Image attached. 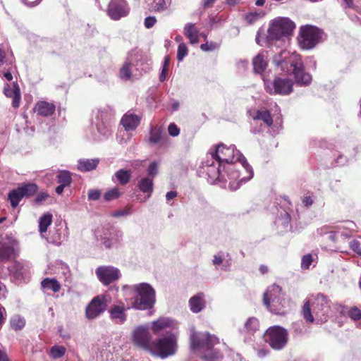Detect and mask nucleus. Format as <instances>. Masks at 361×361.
Listing matches in <instances>:
<instances>
[{"label": "nucleus", "instance_id": "nucleus-29", "mask_svg": "<svg viewBox=\"0 0 361 361\" xmlns=\"http://www.w3.org/2000/svg\"><path fill=\"white\" fill-rule=\"evenodd\" d=\"M198 30L195 24L188 23L184 27V35L188 38L190 42L192 44H197L199 42Z\"/></svg>", "mask_w": 361, "mask_h": 361}, {"label": "nucleus", "instance_id": "nucleus-25", "mask_svg": "<svg viewBox=\"0 0 361 361\" xmlns=\"http://www.w3.org/2000/svg\"><path fill=\"white\" fill-rule=\"evenodd\" d=\"M99 163V159H80L76 166L77 170L81 172H89L96 169Z\"/></svg>", "mask_w": 361, "mask_h": 361}, {"label": "nucleus", "instance_id": "nucleus-20", "mask_svg": "<svg viewBox=\"0 0 361 361\" xmlns=\"http://www.w3.org/2000/svg\"><path fill=\"white\" fill-rule=\"evenodd\" d=\"M56 106L54 103L45 101L38 102L34 107V111L37 115L42 117L51 116L54 114Z\"/></svg>", "mask_w": 361, "mask_h": 361}, {"label": "nucleus", "instance_id": "nucleus-38", "mask_svg": "<svg viewBox=\"0 0 361 361\" xmlns=\"http://www.w3.org/2000/svg\"><path fill=\"white\" fill-rule=\"evenodd\" d=\"M22 196L30 197L37 191V185L35 183H27L18 188Z\"/></svg>", "mask_w": 361, "mask_h": 361}, {"label": "nucleus", "instance_id": "nucleus-60", "mask_svg": "<svg viewBox=\"0 0 361 361\" xmlns=\"http://www.w3.org/2000/svg\"><path fill=\"white\" fill-rule=\"evenodd\" d=\"M156 22H157V19L155 17H152V16L147 17L145 20V26L147 28L152 27L154 25V24L156 23Z\"/></svg>", "mask_w": 361, "mask_h": 361}, {"label": "nucleus", "instance_id": "nucleus-63", "mask_svg": "<svg viewBox=\"0 0 361 361\" xmlns=\"http://www.w3.org/2000/svg\"><path fill=\"white\" fill-rule=\"evenodd\" d=\"M336 309L338 312H340L341 314H348V310L345 306H343L342 305L336 304L335 305Z\"/></svg>", "mask_w": 361, "mask_h": 361}, {"label": "nucleus", "instance_id": "nucleus-40", "mask_svg": "<svg viewBox=\"0 0 361 361\" xmlns=\"http://www.w3.org/2000/svg\"><path fill=\"white\" fill-rule=\"evenodd\" d=\"M8 200L10 201L11 205L13 208H16L18 206L20 202L23 198L18 188L12 190L8 195Z\"/></svg>", "mask_w": 361, "mask_h": 361}, {"label": "nucleus", "instance_id": "nucleus-2", "mask_svg": "<svg viewBox=\"0 0 361 361\" xmlns=\"http://www.w3.org/2000/svg\"><path fill=\"white\" fill-rule=\"evenodd\" d=\"M273 61L283 73L293 74L298 85H308L311 82L312 76L305 71L301 56L296 52L283 50L274 56Z\"/></svg>", "mask_w": 361, "mask_h": 361}, {"label": "nucleus", "instance_id": "nucleus-31", "mask_svg": "<svg viewBox=\"0 0 361 361\" xmlns=\"http://www.w3.org/2000/svg\"><path fill=\"white\" fill-rule=\"evenodd\" d=\"M171 0H153L148 4V9L152 12H163L171 5Z\"/></svg>", "mask_w": 361, "mask_h": 361}, {"label": "nucleus", "instance_id": "nucleus-18", "mask_svg": "<svg viewBox=\"0 0 361 361\" xmlns=\"http://www.w3.org/2000/svg\"><path fill=\"white\" fill-rule=\"evenodd\" d=\"M141 115L135 114L133 111H127L121 118V123L126 130H134L140 125Z\"/></svg>", "mask_w": 361, "mask_h": 361}, {"label": "nucleus", "instance_id": "nucleus-57", "mask_svg": "<svg viewBox=\"0 0 361 361\" xmlns=\"http://www.w3.org/2000/svg\"><path fill=\"white\" fill-rule=\"evenodd\" d=\"M348 158L343 154H339L335 160V166H343L347 164Z\"/></svg>", "mask_w": 361, "mask_h": 361}, {"label": "nucleus", "instance_id": "nucleus-56", "mask_svg": "<svg viewBox=\"0 0 361 361\" xmlns=\"http://www.w3.org/2000/svg\"><path fill=\"white\" fill-rule=\"evenodd\" d=\"M350 247L358 255L361 256V245L360 241L353 240L350 243Z\"/></svg>", "mask_w": 361, "mask_h": 361}, {"label": "nucleus", "instance_id": "nucleus-39", "mask_svg": "<svg viewBox=\"0 0 361 361\" xmlns=\"http://www.w3.org/2000/svg\"><path fill=\"white\" fill-rule=\"evenodd\" d=\"M329 300L323 294L319 293L315 297L313 302L314 310H318V311L324 310V307L328 305Z\"/></svg>", "mask_w": 361, "mask_h": 361}, {"label": "nucleus", "instance_id": "nucleus-43", "mask_svg": "<svg viewBox=\"0 0 361 361\" xmlns=\"http://www.w3.org/2000/svg\"><path fill=\"white\" fill-rule=\"evenodd\" d=\"M9 270L16 278L23 277L25 272L24 266L17 262L14 263L13 266Z\"/></svg>", "mask_w": 361, "mask_h": 361}, {"label": "nucleus", "instance_id": "nucleus-47", "mask_svg": "<svg viewBox=\"0 0 361 361\" xmlns=\"http://www.w3.org/2000/svg\"><path fill=\"white\" fill-rule=\"evenodd\" d=\"M121 196V192H119L117 188H114L111 190H109L104 195V199L106 201H111L113 200H116Z\"/></svg>", "mask_w": 361, "mask_h": 361}, {"label": "nucleus", "instance_id": "nucleus-58", "mask_svg": "<svg viewBox=\"0 0 361 361\" xmlns=\"http://www.w3.org/2000/svg\"><path fill=\"white\" fill-rule=\"evenodd\" d=\"M87 197L90 200H98L101 197V192L99 190H90Z\"/></svg>", "mask_w": 361, "mask_h": 361}, {"label": "nucleus", "instance_id": "nucleus-51", "mask_svg": "<svg viewBox=\"0 0 361 361\" xmlns=\"http://www.w3.org/2000/svg\"><path fill=\"white\" fill-rule=\"evenodd\" d=\"M348 316L353 320L357 321L361 319V311L356 307L348 310Z\"/></svg>", "mask_w": 361, "mask_h": 361}, {"label": "nucleus", "instance_id": "nucleus-55", "mask_svg": "<svg viewBox=\"0 0 361 361\" xmlns=\"http://www.w3.org/2000/svg\"><path fill=\"white\" fill-rule=\"evenodd\" d=\"M168 132L171 136L176 137L180 134V129L174 123H171L169 125Z\"/></svg>", "mask_w": 361, "mask_h": 361}, {"label": "nucleus", "instance_id": "nucleus-30", "mask_svg": "<svg viewBox=\"0 0 361 361\" xmlns=\"http://www.w3.org/2000/svg\"><path fill=\"white\" fill-rule=\"evenodd\" d=\"M137 188L141 192L147 193L148 197H149L153 192L154 188L153 179L148 176L141 178L138 181Z\"/></svg>", "mask_w": 361, "mask_h": 361}, {"label": "nucleus", "instance_id": "nucleus-49", "mask_svg": "<svg viewBox=\"0 0 361 361\" xmlns=\"http://www.w3.org/2000/svg\"><path fill=\"white\" fill-rule=\"evenodd\" d=\"M188 48L186 47V44L185 43H180L178 47V51H177V59L179 61H183L184 57L188 55Z\"/></svg>", "mask_w": 361, "mask_h": 361}, {"label": "nucleus", "instance_id": "nucleus-21", "mask_svg": "<svg viewBox=\"0 0 361 361\" xmlns=\"http://www.w3.org/2000/svg\"><path fill=\"white\" fill-rule=\"evenodd\" d=\"M4 93L6 97L12 98L13 107L18 108L20 106L21 95L20 87L17 83L14 82L12 87L6 84L4 88Z\"/></svg>", "mask_w": 361, "mask_h": 361}, {"label": "nucleus", "instance_id": "nucleus-15", "mask_svg": "<svg viewBox=\"0 0 361 361\" xmlns=\"http://www.w3.org/2000/svg\"><path fill=\"white\" fill-rule=\"evenodd\" d=\"M152 336L147 326L137 327L133 332V341L138 347L149 351L152 346Z\"/></svg>", "mask_w": 361, "mask_h": 361}, {"label": "nucleus", "instance_id": "nucleus-26", "mask_svg": "<svg viewBox=\"0 0 361 361\" xmlns=\"http://www.w3.org/2000/svg\"><path fill=\"white\" fill-rule=\"evenodd\" d=\"M114 112L109 106H105L97 109L95 114V121L112 122Z\"/></svg>", "mask_w": 361, "mask_h": 361}, {"label": "nucleus", "instance_id": "nucleus-44", "mask_svg": "<svg viewBox=\"0 0 361 361\" xmlns=\"http://www.w3.org/2000/svg\"><path fill=\"white\" fill-rule=\"evenodd\" d=\"M161 138V132L157 128H152L149 133V141L151 144H157Z\"/></svg>", "mask_w": 361, "mask_h": 361}, {"label": "nucleus", "instance_id": "nucleus-6", "mask_svg": "<svg viewBox=\"0 0 361 361\" xmlns=\"http://www.w3.org/2000/svg\"><path fill=\"white\" fill-rule=\"evenodd\" d=\"M178 332H167L152 342L149 353L161 359L175 355L178 350Z\"/></svg>", "mask_w": 361, "mask_h": 361}, {"label": "nucleus", "instance_id": "nucleus-36", "mask_svg": "<svg viewBox=\"0 0 361 361\" xmlns=\"http://www.w3.org/2000/svg\"><path fill=\"white\" fill-rule=\"evenodd\" d=\"M95 125L101 135L108 137L111 135V122L95 121Z\"/></svg>", "mask_w": 361, "mask_h": 361}, {"label": "nucleus", "instance_id": "nucleus-19", "mask_svg": "<svg viewBox=\"0 0 361 361\" xmlns=\"http://www.w3.org/2000/svg\"><path fill=\"white\" fill-rule=\"evenodd\" d=\"M167 328L176 329L178 328L177 323L169 317H161L152 323V330L155 334H158Z\"/></svg>", "mask_w": 361, "mask_h": 361}, {"label": "nucleus", "instance_id": "nucleus-16", "mask_svg": "<svg viewBox=\"0 0 361 361\" xmlns=\"http://www.w3.org/2000/svg\"><path fill=\"white\" fill-rule=\"evenodd\" d=\"M132 308L130 306H126L122 301H118L112 305L109 310L110 319L116 324H123L127 320L126 312Z\"/></svg>", "mask_w": 361, "mask_h": 361}, {"label": "nucleus", "instance_id": "nucleus-45", "mask_svg": "<svg viewBox=\"0 0 361 361\" xmlns=\"http://www.w3.org/2000/svg\"><path fill=\"white\" fill-rule=\"evenodd\" d=\"M303 318L309 322H314V317L311 313L310 307V301L307 300L305 302L303 307H302V312Z\"/></svg>", "mask_w": 361, "mask_h": 361}, {"label": "nucleus", "instance_id": "nucleus-1", "mask_svg": "<svg viewBox=\"0 0 361 361\" xmlns=\"http://www.w3.org/2000/svg\"><path fill=\"white\" fill-rule=\"evenodd\" d=\"M202 168L210 183L228 181L231 190L238 189L253 176L252 167L234 145L226 147L221 144L214 149H211L202 163Z\"/></svg>", "mask_w": 361, "mask_h": 361}, {"label": "nucleus", "instance_id": "nucleus-32", "mask_svg": "<svg viewBox=\"0 0 361 361\" xmlns=\"http://www.w3.org/2000/svg\"><path fill=\"white\" fill-rule=\"evenodd\" d=\"M52 214L49 212L44 214L39 219V231L44 237V233L47 231L49 226L52 223Z\"/></svg>", "mask_w": 361, "mask_h": 361}, {"label": "nucleus", "instance_id": "nucleus-46", "mask_svg": "<svg viewBox=\"0 0 361 361\" xmlns=\"http://www.w3.org/2000/svg\"><path fill=\"white\" fill-rule=\"evenodd\" d=\"M159 164V161H154L149 164L147 168L148 177L153 179L158 174Z\"/></svg>", "mask_w": 361, "mask_h": 361}, {"label": "nucleus", "instance_id": "nucleus-64", "mask_svg": "<svg viewBox=\"0 0 361 361\" xmlns=\"http://www.w3.org/2000/svg\"><path fill=\"white\" fill-rule=\"evenodd\" d=\"M302 204L306 207H309L313 204V200L310 196H307L302 199Z\"/></svg>", "mask_w": 361, "mask_h": 361}, {"label": "nucleus", "instance_id": "nucleus-17", "mask_svg": "<svg viewBox=\"0 0 361 361\" xmlns=\"http://www.w3.org/2000/svg\"><path fill=\"white\" fill-rule=\"evenodd\" d=\"M129 8L125 0H111L109 4L107 13L113 20H118L128 14Z\"/></svg>", "mask_w": 361, "mask_h": 361}, {"label": "nucleus", "instance_id": "nucleus-42", "mask_svg": "<svg viewBox=\"0 0 361 361\" xmlns=\"http://www.w3.org/2000/svg\"><path fill=\"white\" fill-rule=\"evenodd\" d=\"M66 348L62 345H54L50 350V356L54 359H58L64 355Z\"/></svg>", "mask_w": 361, "mask_h": 361}, {"label": "nucleus", "instance_id": "nucleus-14", "mask_svg": "<svg viewBox=\"0 0 361 361\" xmlns=\"http://www.w3.org/2000/svg\"><path fill=\"white\" fill-rule=\"evenodd\" d=\"M95 274L99 281L104 285L108 286L117 281L121 273L118 268L111 266H101L96 269Z\"/></svg>", "mask_w": 361, "mask_h": 361}, {"label": "nucleus", "instance_id": "nucleus-22", "mask_svg": "<svg viewBox=\"0 0 361 361\" xmlns=\"http://www.w3.org/2000/svg\"><path fill=\"white\" fill-rule=\"evenodd\" d=\"M259 329V322L254 317L248 318L239 332L245 336H253Z\"/></svg>", "mask_w": 361, "mask_h": 361}, {"label": "nucleus", "instance_id": "nucleus-33", "mask_svg": "<svg viewBox=\"0 0 361 361\" xmlns=\"http://www.w3.org/2000/svg\"><path fill=\"white\" fill-rule=\"evenodd\" d=\"M42 288L44 290H51L57 293L61 289V284L56 279L46 278L41 282Z\"/></svg>", "mask_w": 361, "mask_h": 361}, {"label": "nucleus", "instance_id": "nucleus-7", "mask_svg": "<svg viewBox=\"0 0 361 361\" xmlns=\"http://www.w3.org/2000/svg\"><path fill=\"white\" fill-rule=\"evenodd\" d=\"M281 288L274 284L264 293L263 302L267 308L276 314L283 315L288 312L287 302L281 299Z\"/></svg>", "mask_w": 361, "mask_h": 361}, {"label": "nucleus", "instance_id": "nucleus-12", "mask_svg": "<svg viewBox=\"0 0 361 361\" xmlns=\"http://www.w3.org/2000/svg\"><path fill=\"white\" fill-rule=\"evenodd\" d=\"M144 59L143 54L140 50L132 51L120 68L119 77L121 80H128L131 78L133 68L139 66Z\"/></svg>", "mask_w": 361, "mask_h": 361}, {"label": "nucleus", "instance_id": "nucleus-27", "mask_svg": "<svg viewBox=\"0 0 361 361\" xmlns=\"http://www.w3.org/2000/svg\"><path fill=\"white\" fill-rule=\"evenodd\" d=\"M253 68L255 73H262L264 71L267 66L266 54L264 52L259 53L252 59Z\"/></svg>", "mask_w": 361, "mask_h": 361}, {"label": "nucleus", "instance_id": "nucleus-59", "mask_svg": "<svg viewBox=\"0 0 361 361\" xmlns=\"http://www.w3.org/2000/svg\"><path fill=\"white\" fill-rule=\"evenodd\" d=\"M130 214L128 209H120L111 213V216L118 218L121 216H128Z\"/></svg>", "mask_w": 361, "mask_h": 361}, {"label": "nucleus", "instance_id": "nucleus-53", "mask_svg": "<svg viewBox=\"0 0 361 361\" xmlns=\"http://www.w3.org/2000/svg\"><path fill=\"white\" fill-rule=\"evenodd\" d=\"M219 45L214 42H207L200 45V49L204 51H210L219 48Z\"/></svg>", "mask_w": 361, "mask_h": 361}, {"label": "nucleus", "instance_id": "nucleus-9", "mask_svg": "<svg viewBox=\"0 0 361 361\" xmlns=\"http://www.w3.org/2000/svg\"><path fill=\"white\" fill-rule=\"evenodd\" d=\"M264 339L272 349L281 350L288 343V333L286 329L280 326H273L265 331Z\"/></svg>", "mask_w": 361, "mask_h": 361}, {"label": "nucleus", "instance_id": "nucleus-62", "mask_svg": "<svg viewBox=\"0 0 361 361\" xmlns=\"http://www.w3.org/2000/svg\"><path fill=\"white\" fill-rule=\"evenodd\" d=\"M6 312L5 308L0 305V325H2L6 320Z\"/></svg>", "mask_w": 361, "mask_h": 361}, {"label": "nucleus", "instance_id": "nucleus-41", "mask_svg": "<svg viewBox=\"0 0 361 361\" xmlns=\"http://www.w3.org/2000/svg\"><path fill=\"white\" fill-rule=\"evenodd\" d=\"M11 326L14 330H20L25 325V319L20 315H14L10 321Z\"/></svg>", "mask_w": 361, "mask_h": 361}, {"label": "nucleus", "instance_id": "nucleus-23", "mask_svg": "<svg viewBox=\"0 0 361 361\" xmlns=\"http://www.w3.org/2000/svg\"><path fill=\"white\" fill-rule=\"evenodd\" d=\"M250 116L252 117L255 124L257 125L259 122H263V128H268L273 123V119L270 114V113L267 110H257L253 113V114H250Z\"/></svg>", "mask_w": 361, "mask_h": 361}, {"label": "nucleus", "instance_id": "nucleus-28", "mask_svg": "<svg viewBox=\"0 0 361 361\" xmlns=\"http://www.w3.org/2000/svg\"><path fill=\"white\" fill-rule=\"evenodd\" d=\"M212 263L216 267H220L221 269L223 271L228 270L231 265V259H226V255L222 252H218L214 255Z\"/></svg>", "mask_w": 361, "mask_h": 361}, {"label": "nucleus", "instance_id": "nucleus-52", "mask_svg": "<svg viewBox=\"0 0 361 361\" xmlns=\"http://www.w3.org/2000/svg\"><path fill=\"white\" fill-rule=\"evenodd\" d=\"M290 221V216L288 213L284 212L283 215L281 216V218L278 219L277 224H281L284 228H288L289 226V223Z\"/></svg>", "mask_w": 361, "mask_h": 361}, {"label": "nucleus", "instance_id": "nucleus-11", "mask_svg": "<svg viewBox=\"0 0 361 361\" xmlns=\"http://www.w3.org/2000/svg\"><path fill=\"white\" fill-rule=\"evenodd\" d=\"M264 87L270 94L288 95L293 92V82L288 78H276L273 81L264 80Z\"/></svg>", "mask_w": 361, "mask_h": 361}, {"label": "nucleus", "instance_id": "nucleus-3", "mask_svg": "<svg viewBox=\"0 0 361 361\" xmlns=\"http://www.w3.org/2000/svg\"><path fill=\"white\" fill-rule=\"evenodd\" d=\"M126 300H129L133 309L147 310L152 309L156 302V293L147 283L123 286Z\"/></svg>", "mask_w": 361, "mask_h": 361}, {"label": "nucleus", "instance_id": "nucleus-24", "mask_svg": "<svg viewBox=\"0 0 361 361\" xmlns=\"http://www.w3.org/2000/svg\"><path fill=\"white\" fill-rule=\"evenodd\" d=\"M206 302L202 293H197L189 300V306L193 313H199L204 309Z\"/></svg>", "mask_w": 361, "mask_h": 361}, {"label": "nucleus", "instance_id": "nucleus-8", "mask_svg": "<svg viewBox=\"0 0 361 361\" xmlns=\"http://www.w3.org/2000/svg\"><path fill=\"white\" fill-rule=\"evenodd\" d=\"M324 37L323 31L315 26H302L298 37L299 45L302 49H312L323 40Z\"/></svg>", "mask_w": 361, "mask_h": 361}, {"label": "nucleus", "instance_id": "nucleus-35", "mask_svg": "<svg viewBox=\"0 0 361 361\" xmlns=\"http://www.w3.org/2000/svg\"><path fill=\"white\" fill-rule=\"evenodd\" d=\"M14 256V249L12 246L3 244L0 245V262H7Z\"/></svg>", "mask_w": 361, "mask_h": 361}, {"label": "nucleus", "instance_id": "nucleus-13", "mask_svg": "<svg viewBox=\"0 0 361 361\" xmlns=\"http://www.w3.org/2000/svg\"><path fill=\"white\" fill-rule=\"evenodd\" d=\"M106 297L99 295L93 298L85 309V317L90 320L94 319L104 312L107 306Z\"/></svg>", "mask_w": 361, "mask_h": 361}, {"label": "nucleus", "instance_id": "nucleus-4", "mask_svg": "<svg viewBox=\"0 0 361 361\" xmlns=\"http://www.w3.org/2000/svg\"><path fill=\"white\" fill-rule=\"evenodd\" d=\"M218 343L219 339L215 335L208 332H191V350L200 353L206 361H221L223 355L221 352L213 349V346Z\"/></svg>", "mask_w": 361, "mask_h": 361}, {"label": "nucleus", "instance_id": "nucleus-61", "mask_svg": "<svg viewBox=\"0 0 361 361\" xmlns=\"http://www.w3.org/2000/svg\"><path fill=\"white\" fill-rule=\"evenodd\" d=\"M48 197V195L46 192H39L35 197V202L37 204H41L42 202L46 200Z\"/></svg>", "mask_w": 361, "mask_h": 361}, {"label": "nucleus", "instance_id": "nucleus-10", "mask_svg": "<svg viewBox=\"0 0 361 361\" xmlns=\"http://www.w3.org/2000/svg\"><path fill=\"white\" fill-rule=\"evenodd\" d=\"M95 236L106 249L121 246L123 240V231L112 228H102L96 232Z\"/></svg>", "mask_w": 361, "mask_h": 361}, {"label": "nucleus", "instance_id": "nucleus-48", "mask_svg": "<svg viewBox=\"0 0 361 361\" xmlns=\"http://www.w3.org/2000/svg\"><path fill=\"white\" fill-rule=\"evenodd\" d=\"M264 15V13L261 11V12H250L249 13H247L246 16H245V20L247 21V23H249L250 24H253L254 23H255L258 19H259L260 18L263 17Z\"/></svg>", "mask_w": 361, "mask_h": 361}, {"label": "nucleus", "instance_id": "nucleus-54", "mask_svg": "<svg viewBox=\"0 0 361 361\" xmlns=\"http://www.w3.org/2000/svg\"><path fill=\"white\" fill-rule=\"evenodd\" d=\"M312 262V257L311 255L308 254V255H304L302 258L301 267L305 269H309Z\"/></svg>", "mask_w": 361, "mask_h": 361}, {"label": "nucleus", "instance_id": "nucleus-37", "mask_svg": "<svg viewBox=\"0 0 361 361\" xmlns=\"http://www.w3.org/2000/svg\"><path fill=\"white\" fill-rule=\"evenodd\" d=\"M59 184L68 187L72 183V173L66 170L59 171L56 176Z\"/></svg>", "mask_w": 361, "mask_h": 361}, {"label": "nucleus", "instance_id": "nucleus-5", "mask_svg": "<svg viewBox=\"0 0 361 361\" xmlns=\"http://www.w3.org/2000/svg\"><path fill=\"white\" fill-rule=\"evenodd\" d=\"M295 28V24L290 18L286 17L276 18L270 23L266 37L262 36V30H258L256 42L260 46L272 45L274 41H279L283 37L290 35Z\"/></svg>", "mask_w": 361, "mask_h": 361}, {"label": "nucleus", "instance_id": "nucleus-34", "mask_svg": "<svg viewBox=\"0 0 361 361\" xmlns=\"http://www.w3.org/2000/svg\"><path fill=\"white\" fill-rule=\"evenodd\" d=\"M131 172L126 169H119L113 176L114 182H118L121 185H126L130 179Z\"/></svg>", "mask_w": 361, "mask_h": 361}, {"label": "nucleus", "instance_id": "nucleus-50", "mask_svg": "<svg viewBox=\"0 0 361 361\" xmlns=\"http://www.w3.org/2000/svg\"><path fill=\"white\" fill-rule=\"evenodd\" d=\"M169 64V59L168 57H166L164 61V63H163L162 68H161V72L159 75V80L161 82H164L166 80Z\"/></svg>", "mask_w": 361, "mask_h": 361}]
</instances>
